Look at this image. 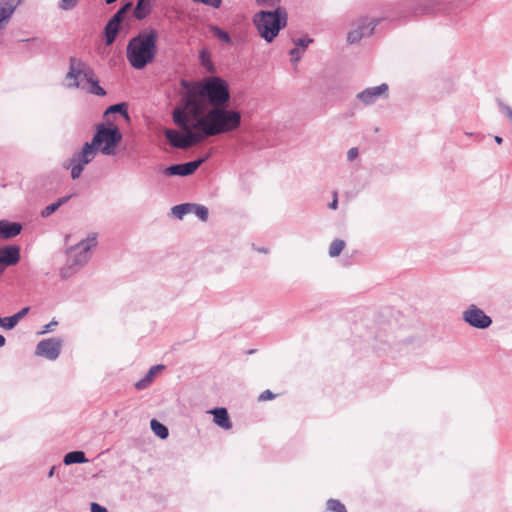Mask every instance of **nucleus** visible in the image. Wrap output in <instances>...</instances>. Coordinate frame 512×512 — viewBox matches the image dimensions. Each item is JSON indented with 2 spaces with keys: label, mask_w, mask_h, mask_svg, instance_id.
I'll return each mask as SVG.
<instances>
[{
  "label": "nucleus",
  "mask_w": 512,
  "mask_h": 512,
  "mask_svg": "<svg viewBox=\"0 0 512 512\" xmlns=\"http://www.w3.org/2000/svg\"><path fill=\"white\" fill-rule=\"evenodd\" d=\"M191 203H182L172 207L171 211L174 217L182 219L186 214L191 213Z\"/></svg>",
  "instance_id": "obj_26"
},
{
  "label": "nucleus",
  "mask_w": 512,
  "mask_h": 512,
  "mask_svg": "<svg viewBox=\"0 0 512 512\" xmlns=\"http://www.w3.org/2000/svg\"><path fill=\"white\" fill-rule=\"evenodd\" d=\"M21 0H0V28H4Z\"/></svg>",
  "instance_id": "obj_16"
},
{
  "label": "nucleus",
  "mask_w": 512,
  "mask_h": 512,
  "mask_svg": "<svg viewBox=\"0 0 512 512\" xmlns=\"http://www.w3.org/2000/svg\"><path fill=\"white\" fill-rule=\"evenodd\" d=\"M358 154H359L358 148L352 147L347 152V159L349 161H352L358 156Z\"/></svg>",
  "instance_id": "obj_43"
},
{
  "label": "nucleus",
  "mask_w": 512,
  "mask_h": 512,
  "mask_svg": "<svg viewBox=\"0 0 512 512\" xmlns=\"http://www.w3.org/2000/svg\"><path fill=\"white\" fill-rule=\"evenodd\" d=\"M165 369L163 364H157L151 366L146 375L135 383V388L137 390L146 389L152 382L157 372Z\"/></svg>",
  "instance_id": "obj_20"
},
{
  "label": "nucleus",
  "mask_w": 512,
  "mask_h": 512,
  "mask_svg": "<svg viewBox=\"0 0 512 512\" xmlns=\"http://www.w3.org/2000/svg\"><path fill=\"white\" fill-rule=\"evenodd\" d=\"M379 23V19H373L369 20L368 18H362L359 22L358 29L361 30V32H366L368 30H371V35L374 33V30Z\"/></svg>",
  "instance_id": "obj_27"
},
{
  "label": "nucleus",
  "mask_w": 512,
  "mask_h": 512,
  "mask_svg": "<svg viewBox=\"0 0 512 512\" xmlns=\"http://www.w3.org/2000/svg\"><path fill=\"white\" fill-rule=\"evenodd\" d=\"M6 323H7V321H6V317H3V318H2V317H0V326H1L2 328H5V329H7V330H11V329H13V326H12V325H8V324H6Z\"/></svg>",
  "instance_id": "obj_48"
},
{
  "label": "nucleus",
  "mask_w": 512,
  "mask_h": 512,
  "mask_svg": "<svg viewBox=\"0 0 512 512\" xmlns=\"http://www.w3.org/2000/svg\"><path fill=\"white\" fill-rule=\"evenodd\" d=\"M205 160L206 158H199L185 163L172 164L164 169L163 174L168 177H187L194 174Z\"/></svg>",
  "instance_id": "obj_11"
},
{
  "label": "nucleus",
  "mask_w": 512,
  "mask_h": 512,
  "mask_svg": "<svg viewBox=\"0 0 512 512\" xmlns=\"http://www.w3.org/2000/svg\"><path fill=\"white\" fill-rule=\"evenodd\" d=\"M369 36H371V30H368L366 32H361V30L356 28L353 31L348 33L347 41L350 44H354V43L359 42L362 38L369 37Z\"/></svg>",
  "instance_id": "obj_28"
},
{
  "label": "nucleus",
  "mask_w": 512,
  "mask_h": 512,
  "mask_svg": "<svg viewBox=\"0 0 512 512\" xmlns=\"http://www.w3.org/2000/svg\"><path fill=\"white\" fill-rule=\"evenodd\" d=\"M195 3H201L212 8H219L222 4V0H192Z\"/></svg>",
  "instance_id": "obj_37"
},
{
  "label": "nucleus",
  "mask_w": 512,
  "mask_h": 512,
  "mask_svg": "<svg viewBox=\"0 0 512 512\" xmlns=\"http://www.w3.org/2000/svg\"><path fill=\"white\" fill-rule=\"evenodd\" d=\"M62 341L58 338L43 339L36 345L35 354L48 360H56L61 352Z\"/></svg>",
  "instance_id": "obj_10"
},
{
  "label": "nucleus",
  "mask_w": 512,
  "mask_h": 512,
  "mask_svg": "<svg viewBox=\"0 0 512 512\" xmlns=\"http://www.w3.org/2000/svg\"><path fill=\"white\" fill-rule=\"evenodd\" d=\"M293 42L296 47H298L299 49L302 48L301 52H303L308 47V45L313 42V39L306 36V37L295 39V40H293Z\"/></svg>",
  "instance_id": "obj_35"
},
{
  "label": "nucleus",
  "mask_w": 512,
  "mask_h": 512,
  "mask_svg": "<svg viewBox=\"0 0 512 512\" xmlns=\"http://www.w3.org/2000/svg\"><path fill=\"white\" fill-rule=\"evenodd\" d=\"M121 140L122 133L119 127L111 122L98 124L92 137V141L99 151L107 156L116 153V148Z\"/></svg>",
  "instance_id": "obj_7"
},
{
  "label": "nucleus",
  "mask_w": 512,
  "mask_h": 512,
  "mask_svg": "<svg viewBox=\"0 0 512 512\" xmlns=\"http://www.w3.org/2000/svg\"><path fill=\"white\" fill-rule=\"evenodd\" d=\"M158 32L154 28L141 31L132 37L126 47V58L132 68L142 70L152 63L157 55Z\"/></svg>",
  "instance_id": "obj_4"
},
{
  "label": "nucleus",
  "mask_w": 512,
  "mask_h": 512,
  "mask_svg": "<svg viewBox=\"0 0 512 512\" xmlns=\"http://www.w3.org/2000/svg\"><path fill=\"white\" fill-rule=\"evenodd\" d=\"M20 260V249L17 245H8L0 248V268L16 265Z\"/></svg>",
  "instance_id": "obj_14"
},
{
  "label": "nucleus",
  "mask_w": 512,
  "mask_h": 512,
  "mask_svg": "<svg viewBox=\"0 0 512 512\" xmlns=\"http://www.w3.org/2000/svg\"><path fill=\"white\" fill-rule=\"evenodd\" d=\"M494 139L497 144H502L503 142V138L500 136H495Z\"/></svg>",
  "instance_id": "obj_51"
},
{
  "label": "nucleus",
  "mask_w": 512,
  "mask_h": 512,
  "mask_svg": "<svg viewBox=\"0 0 512 512\" xmlns=\"http://www.w3.org/2000/svg\"><path fill=\"white\" fill-rule=\"evenodd\" d=\"M191 205V212H193L201 221L205 222L208 220L209 211L207 207L195 203H191Z\"/></svg>",
  "instance_id": "obj_29"
},
{
  "label": "nucleus",
  "mask_w": 512,
  "mask_h": 512,
  "mask_svg": "<svg viewBox=\"0 0 512 512\" xmlns=\"http://www.w3.org/2000/svg\"><path fill=\"white\" fill-rule=\"evenodd\" d=\"M97 245V234L91 233L87 238L81 240L75 246L67 250V261L61 269L60 275L63 279L72 276L76 271L83 267L90 259L91 248Z\"/></svg>",
  "instance_id": "obj_6"
},
{
  "label": "nucleus",
  "mask_w": 512,
  "mask_h": 512,
  "mask_svg": "<svg viewBox=\"0 0 512 512\" xmlns=\"http://www.w3.org/2000/svg\"><path fill=\"white\" fill-rule=\"evenodd\" d=\"M164 134L169 144L177 149L185 150L205 141L201 129L183 130L182 133L174 129H166L164 131Z\"/></svg>",
  "instance_id": "obj_8"
},
{
  "label": "nucleus",
  "mask_w": 512,
  "mask_h": 512,
  "mask_svg": "<svg viewBox=\"0 0 512 512\" xmlns=\"http://www.w3.org/2000/svg\"><path fill=\"white\" fill-rule=\"evenodd\" d=\"M117 0H105V3L110 5V4H113L114 2H116Z\"/></svg>",
  "instance_id": "obj_54"
},
{
  "label": "nucleus",
  "mask_w": 512,
  "mask_h": 512,
  "mask_svg": "<svg viewBox=\"0 0 512 512\" xmlns=\"http://www.w3.org/2000/svg\"><path fill=\"white\" fill-rule=\"evenodd\" d=\"M69 166L71 169V178L73 180L78 179L81 176V174L84 170V167H85L84 165H82L78 162H70Z\"/></svg>",
  "instance_id": "obj_34"
},
{
  "label": "nucleus",
  "mask_w": 512,
  "mask_h": 512,
  "mask_svg": "<svg viewBox=\"0 0 512 512\" xmlns=\"http://www.w3.org/2000/svg\"><path fill=\"white\" fill-rule=\"evenodd\" d=\"M150 427L153 433L160 439H166L169 436L168 428L156 419L150 421Z\"/></svg>",
  "instance_id": "obj_24"
},
{
  "label": "nucleus",
  "mask_w": 512,
  "mask_h": 512,
  "mask_svg": "<svg viewBox=\"0 0 512 512\" xmlns=\"http://www.w3.org/2000/svg\"><path fill=\"white\" fill-rule=\"evenodd\" d=\"M337 205H338V199H337V194L335 193L333 201L329 204V208L336 209Z\"/></svg>",
  "instance_id": "obj_49"
},
{
  "label": "nucleus",
  "mask_w": 512,
  "mask_h": 512,
  "mask_svg": "<svg viewBox=\"0 0 512 512\" xmlns=\"http://www.w3.org/2000/svg\"><path fill=\"white\" fill-rule=\"evenodd\" d=\"M275 398V394L270 391V390H265L263 391L259 397H258V400L259 401H267V400H272Z\"/></svg>",
  "instance_id": "obj_40"
},
{
  "label": "nucleus",
  "mask_w": 512,
  "mask_h": 512,
  "mask_svg": "<svg viewBox=\"0 0 512 512\" xmlns=\"http://www.w3.org/2000/svg\"><path fill=\"white\" fill-rule=\"evenodd\" d=\"M258 7H263L252 17V23L259 36L267 43L273 42L280 31L287 26L288 13L281 6V0H254Z\"/></svg>",
  "instance_id": "obj_2"
},
{
  "label": "nucleus",
  "mask_w": 512,
  "mask_h": 512,
  "mask_svg": "<svg viewBox=\"0 0 512 512\" xmlns=\"http://www.w3.org/2000/svg\"><path fill=\"white\" fill-rule=\"evenodd\" d=\"M5 344H6V338L2 334H0V348L5 346Z\"/></svg>",
  "instance_id": "obj_50"
},
{
  "label": "nucleus",
  "mask_w": 512,
  "mask_h": 512,
  "mask_svg": "<svg viewBox=\"0 0 512 512\" xmlns=\"http://www.w3.org/2000/svg\"><path fill=\"white\" fill-rule=\"evenodd\" d=\"M501 111L512 121V108L502 102L499 103Z\"/></svg>",
  "instance_id": "obj_42"
},
{
  "label": "nucleus",
  "mask_w": 512,
  "mask_h": 512,
  "mask_svg": "<svg viewBox=\"0 0 512 512\" xmlns=\"http://www.w3.org/2000/svg\"><path fill=\"white\" fill-rule=\"evenodd\" d=\"M126 16V13H124L120 8L116 11V13L111 17L115 22L122 23L124 18Z\"/></svg>",
  "instance_id": "obj_41"
},
{
  "label": "nucleus",
  "mask_w": 512,
  "mask_h": 512,
  "mask_svg": "<svg viewBox=\"0 0 512 512\" xmlns=\"http://www.w3.org/2000/svg\"><path fill=\"white\" fill-rule=\"evenodd\" d=\"M22 224L8 220H0V238L11 239L19 235L22 231Z\"/></svg>",
  "instance_id": "obj_17"
},
{
  "label": "nucleus",
  "mask_w": 512,
  "mask_h": 512,
  "mask_svg": "<svg viewBox=\"0 0 512 512\" xmlns=\"http://www.w3.org/2000/svg\"><path fill=\"white\" fill-rule=\"evenodd\" d=\"M71 197H72V195L60 197L57 199V201H55V204L58 206V208H60L62 205L67 203L71 199Z\"/></svg>",
  "instance_id": "obj_46"
},
{
  "label": "nucleus",
  "mask_w": 512,
  "mask_h": 512,
  "mask_svg": "<svg viewBox=\"0 0 512 512\" xmlns=\"http://www.w3.org/2000/svg\"><path fill=\"white\" fill-rule=\"evenodd\" d=\"M150 12L151 9L147 0H137L133 11V15L137 20L145 19L150 14Z\"/></svg>",
  "instance_id": "obj_22"
},
{
  "label": "nucleus",
  "mask_w": 512,
  "mask_h": 512,
  "mask_svg": "<svg viewBox=\"0 0 512 512\" xmlns=\"http://www.w3.org/2000/svg\"><path fill=\"white\" fill-rule=\"evenodd\" d=\"M88 462L85 453L80 450L71 451L65 454L63 463L65 465L82 464Z\"/></svg>",
  "instance_id": "obj_21"
},
{
  "label": "nucleus",
  "mask_w": 512,
  "mask_h": 512,
  "mask_svg": "<svg viewBox=\"0 0 512 512\" xmlns=\"http://www.w3.org/2000/svg\"><path fill=\"white\" fill-rule=\"evenodd\" d=\"M21 41H22V42H30V41H31V42H36V41H37V39H36V38H32V39H23V40H21Z\"/></svg>",
  "instance_id": "obj_53"
},
{
  "label": "nucleus",
  "mask_w": 512,
  "mask_h": 512,
  "mask_svg": "<svg viewBox=\"0 0 512 512\" xmlns=\"http://www.w3.org/2000/svg\"><path fill=\"white\" fill-rule=\"evenodd\" d=\"M91 512H108V510L98 503H91Z\"/></svg>",
  "instance_id": "obj_45"
},
{
  "label": "nucleus",
  "mask_w": 512,
  "mask_h": 512,
  "mask_svg": "<svg viewBox=\"0 0 512 512\" xmlns=\"http://www.w3.org/2000/svg\"><path fill=\"white\" fill-rule=\"evenodd\" d=\"M199 59H200L201 65L203 67H205L208 72H210V73L215 72V66H214L212 60L210 59L209 54L205 50L200 51Z\"/></svg>",
  "instance_id": "obj_31"
},
{
  "label": "nucleus",
  "mask_w": 512,
  "mask_h": 512,
  "mask_svg": "<svg viewBox=\"0 0 512 512\" xmlns=\"http://www.w3.org/2000/svg\"><path fill=\"white\" fill-rule=\"evenodd\" d=\"M326 507L328 511L332 512H347L345 505L337 499H329Z\"/></svg>",
  "instance_id": "obj_33"
},
{
  "label": "nucleus",
  "mask_w": 512,
  "mask_h": 512,
  "mask_svg": "<svg viewBox=\"0 0 512 512\" xmlns=\"http://www.w3.org/2000/svg\"><path fill=\"white\" fill-rule=\"evenodd\" d=\"M192 117L193 120H190L186 112L182 109H175L172 114L173 122L182 130H200V126H197L196 123L197 118L201 117V114Z\"/></svg>",
  "instance_id": "obj_15"
},
{
  "label": "nucleus",
  "mask_w": 512,
  "mask_h": 512,
  "mask_svg": "<svg viewBox=\"0 0 512 512\" xmlns=\"http://www.w3.org/2000/svg\"><path fill=\"white\" fill-rule=\"evenodd\" d=\"M57 325H58V322L55 319H53L50 323H48L47 325L44 326V329L41 331V333L44 334V333L50 332Z\"/></svg>",
  "instance_id": "obj_44"
},
{
  "label": "nucleus",
  "mask_w": 512,
  "mask_h": 512,
  "mask_svg": "<svg viewBox=\"0 0 512 512\" xmlns=\"http://www.w3.org/2000/svg\"><path fill=\"white\" fill-rule=\"evenodd\" d=\"M210 413L213 415L214 423L222 429L228 430L232 427V423L226 408L216 407L212 409Z\"/></svg>",
  "instance_id": "obj_18"
},
{
  "label": "nucleus",
  "mask_w": 512,
  "mask_h": 512,
  "mask_svg": "<svg viewBox=\"0 0 512 512\" xmlns=\"http://www.w3.org/2000/svg\"><path fill=\"white\" fill-rule=\"evenodd\" d=\"M258 251H259V252H262V253H267V252H268V250H267L266 248H261V249H259Z\"/></svg>",
  "instance_id": "obj_55"
},
{
  "label": "nucleus",
  "mask_w": 512,
  "mask_h": 512,
  "mask_svg": "<svg viewBox=\"0 0 512 512\" xmlns=\"http://www.w3.org/2000/svg\"><path fill=\"white\" fill-rule=\"evenodd\" d=\"M120 28H121V24L118 22H115L113 19L110 18L107 21V23L104 27V31H103L105 44L107 46H110L115 42L117 35L120 31Z\"/></svg>",
  "instance_id": "obj_19"
},
{
  "label": "nucleus",
  "mask_w": 512,
  "mask_h": 512,
  "mask_svg": "<svg viewBox=\"0 0 512 512\" xmlns=\"http://www.w3.org/2000/svg\"><path fill=\"white\" fill-rule=\"evenodd\" d=\"M2 273H3V269H2V268H0V275H1Z\"/></svg>",
  "instance_id": "obj_56"
},
{
  "label": "nucleus",
  "mask_w": 512,
  "mask_h": 512,
  "mask_svg": "<svg viewBox=\"0 0 512 512\" xmlns=\"http://www.w3.org/2000/svg\"><path fill=\"white\" fill-rule=\"evenodd\" d=\"M209 30L221 42L226 43V44L232 43V39H231V36L229 35V33L227 31L223 30L222 28H220L219 26L212 24L209 26Z\"/></svg>",
  "instance_id": "obj_25"
},
{
  "label": "nucleus",
  "mask_w": 512,
  "mask_h": 512,
  "mask_svg": "<svg viewBox=\"0 0 512 512\" xmlns=\"http://www.w3.org/2000/svg\"><path fill=\"white\" fill-rule=\"evenodd\" d=\"M131 8H132V2L128 1L120 7V10H122L124 13L127 14L131 10Z\"/></svg>",
  "instance_id": "obj_47"
},
{
  "label": "nucleus",
  "mask_w": 512,
  "mask_h": 512,
  "mask_svg": "<svg viewBox=\"0 0 512 512\" xmlns=\"http://www.w3.org/2000/svg\"><path fill=\"white\" fill-rule=\"evenodd\" d=\"M180 85L185 90L183 105L191 116L202 114L206 105L210 108L227 106L231 99L227 81L219 76L204 77L199 81L181 79Z\"/></svg>",
  "instance_id": "obj_1"
},
{
  "label": "nucleus",
  "mask_w": 512,
  "mask_h": 512,
  "mask_svg": "<svg viewBox=\"0 0 512 512\" xmlns=\"http://www.w3.org/2000/svg\"><path fill=\"white\" fill-rule=\"evenodd\" d=\"M97 151H99L98 147L91 140L90 142L84 143L82 149L79 152L74 153L69 161L78 162L85 166L93 161Z\"/></svg>",
  "instance_id": "obj_13"
},
{
  "label": "nucleus",
  "mask_w": 512,
  "mask_h": 512,
  "mask_svg": "<svg viewBox=\"0 0 512 512\" xmlns=\"http://www.w3.org/2000/svg\"><path fill=\"white\" fill-rule=\"evenodd\" d=\"M67 80L66 87L69 89H79L88 94L103 97L107 94L106 90L100 85L93 68H91L81 58L71 56L69 58V69L65 75Z\"/></svg>",
  "instance_id": "obj_5"
},
{
  "label": "nucleus",
  "mask_w": 512,
  "mask_h": 512,
  "mask_svg": "<svg viewBox=\"0 0 512 512\" xmlns=\"http://www.w3.org/2000/svg\"><path fill=\"white\" fill-rule=\"evenodd\" d=\"M54 471H55V467H51L49 472H48V477H52L54 475Z\"/></svg>",
  "instance_id": "obj_52"
},
{
  "label": "nucleus",
  "mask_w": 512,
  "mask_h": 512,
  "mask_svg": "<svg viewBox=\"0 0 512 512\" xmlns=\"http://www.w3.org/2000/svg\"><path fill=\"white\" fill-rule=\"evenodd\" d=\"M462 319L469 326L481 330L489 328L492 324V318L474 304L463 311Z\"/></svg>",
  "instance_id": "obj_9"
},
{
  "label": "nucleus",
  "mask_w": 512,
  "mask_h": 512,
  "mask_svg": "<svg viewBox=\"0 0 512 512\" xmlns=\"http://www.w3.org/2000/svg\"><path fill=\"white\" fill-rule=\"evenodd\" d=\"M388 89L389 88L386 83H382L376 87H369L359 92L357 94V99L363 102L365 105H371L375 103L381 95L385 94L387 96Z\"/></svg>",
  "instance_id": "obj_12"
},
{
  "label": "nucleus",
  "mask_w": 512,
  "mask_h": 512,
  "mask_svg": "<svg viewBox=\"0 0 512 512\" xmlns=\"http://www.w3.org/2000/svg\"><path fill=\"white\" fill-rule=\"evenodd\" d=\"M242 116L237 110L227 106L212 107L205 115L197 118V126H200L205 140L209 137L227 134L237 130L241 125Z\"/></svg>",
  "instance_id": "obj_3"
},
{
  "label": "nucleus",
  "mask_w": 512,
  "mask_h": 512,
  "mask_svg": "<svg viewBox=\"0 0 512 512\" xmlns=\"http://www.w3.org/2000/svg\"><path fill=\"white\" fill-rule=\"evenodd\" d=\"M115 113H119L126 120L130 119V116L128 113V104L126 102H120V103L108 106L104 112V115L115 114Z\"/></svg>",
  "instance_id": "obj_23"
},
{
  "label": "nucleus",
  "mask_w": 512,
  "mask_h": 512,
  "mask_svg": "<svg viewBox=\"0 0 512 512\" xmlns=\"http://www.w3.org/2000/svg\"><path fill=\"white\" fill-rule=\"evenodd\" d=\"M77 0H61L60 8L63 10H71L75 7Z\"/></svg>",
  "instance_id": "obj_38"
},
{
  "label": "nucleus",
  "mask_w": 512,
  "mask_h": 512,
  "mask_svg": "<svg viewBox=\"0 0 512 512\" xmlns=\"http://www.w3.org/2000/svg\"><path fill=\"white\" fill-rule=\"evenodd\" d=\"M29 309V307H24L19 312L13 314L12 316L6 317V324L12 325L14 328L18 324L20 319L23 318L28 313Z\"/></svg>",
  "instance_id": "obj_32"
},
{
  "label": "nucleus",
  "mask_w": 512,
  "mask_h": 512,
  "mask_svg": "<svg viewBox=\"0 0 512 512\" xmlns=\"http://www.w3.org/2000/svg\"><path fill=\"white\" fill-rule=\"evenodd\" d=\"M292 62H298L301 59L302 52L298 47H294L289 51Z\"/></svg>",
  "instance_id": "obj_39"
},
{
  "label": "nucleus",
  "mask_w": 512,
  "mask_h": 512,
  "mask_svg": "<svg viewBox=\"0 0 512 512\" xmlns=\"http://www.w3.org/2000/svg\"><path fill=\"white\" fill-rule=\"evenodd\" d=\"M58 206L55 204V202L51 203L50 205L46 206L42 211H41V216L43 218H47L49 217L50 215H52L56 210H58Z\"/></svg>",
  "instance_id": "obj_36"
},
{
  "label": "nucleus",
  "mask_w": 512,
  "mask_h": 512,
  "mask_svg": "<svg viewBox=\"0 0 512 512\" xmlns=\"http://www.w3.org/2000/svg\"><path fill=\"white\" fill-rule=\"evenodd\" d=\"M345 247V241L342 239H335L332 241L329 247V256L330 257H337L340 255L342 250Z\"/></svg>",
  "instance_id": "obj_30"
}]
</instances>
